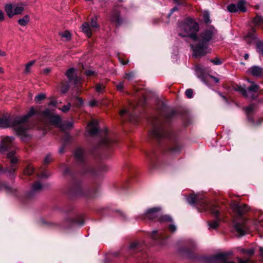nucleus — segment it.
<instances>
[{
  "mask_svg": "<svg viewBox=\"0 0 263 263\" xmlns=\"http://www.w3.org/2000/svg\"><path fill=\"white\" fill-rule=\"evenodd\" d=\"M158 221L160 223H165V222H173V218L169 215L167 214H160L159 217L158 219Z\"/></svg>",
  "mask_w": 263,
  "mask_h": 263,
  "instance_id": "c85d7f7f",
  "label": "nucleus"
},
{
  "mask_svg": "<svg viewBox=\"0 0 263 263\" xmlns=\"http://www.w3.org/2000/svg\"><path fill=\"white\" fill-rule=\"evenodd\" d=\"M85 73L87 77L97 76V73L95 71L89 69L85 70Z\"/></svg>",
  "mask_w": 263,
  "mask_h": 263,
  "instance_id": "4d7b16f0",
  "label": "nucleus"
},
{
  "mask_svg": "<svg viewBox=\"0 0 263 263\" xmlns=\"http://www.w3.org/2000/svg\"><path fill=\"white\" fill-rule=\"evenodd\" d=\"M30 17L29 15H25L23 17L17 21L18 24L21 26H25L30 21Z\"/></svg>",
  "mask_w": 263,
  "mask_h": 263,
  "instance_id": "f704fd0d",
  "label": "nucleus"
},
{
  "mask_svg": "<svg viewBox=\"0 0 263 263\" xmlns=\"http://www.w3.org/2000/svg\"><path fill=\"white\" fill-rule=\"evenodd\" d=\"M40 112L33 106L30 108L26 115L13 118L11 116H3L0 118V127L6 128L11 127L15 130L16 134L21 137L22 141H25L30 138L27 134L28 128L26 123L29 119L35 115H39Z\"/></svg>",
  "mask_w": 263,
  "mask_h": 263,
  "instance_id": "7ed1b4c3",
  "label": "nucleus"
},
{
  "mask_svg": "<svg viewBox=\"0 0 263 263\" xmlns=\"http://www.w3.org/2000/svg\"><path fill=\"white\" fill-rule=\"evenodd\" d=\"M210 61L215 65H220L223 62V61L222 60L218 58V57H216L214 59H211Z\"/></svg>",
  "mask_w": 263,
  "mask_h": 263,
  "instance_id": "8fccbe9b",
  "label": "nucleus"
},
{
  "mask_svg": "<svg viewBox=\"0 0 263 263\" xmlns=\"http://www.w3.org/2000/svg\"><path fill=\"white\" fill-rule=\"evenodd\" d=\"M181 28L184 31L185 34L179 33V35L182 37L189 36L190 38L191 34L197 33L199 29L198 24L191 18H186L182 23Z\"/></svg>",
  "mask_w": 263,
  "mask_h": 263,
  "instance_id": "9b49d317",
  "label": "nucleus"
},
{
  "mask_svg": "<svg viewBox=\"0 0 263 263\" xmlns=\"http://www.w3.org/2000/svg\"><path fill=\"white\" fill-rule=\"evenodd\" d=\"M71 107V104L70 103H68L67 105H64L63 106L61 110L64 112H68Z\"/></svg>",
  "mask_w": 263,
  "mask_h": 263,
  "instance_id": "680f3d73",
  "label": "nucleus"
},
{
  "mask_svg": "<svg viewBox=\"0 0 263 263\" xmlns=\"http://www.w3.org/2000/svg\"><path fill=\"white\" fill-rule=\"evenodd\" d=\"M161 210L160 207H154L148 209L145 213L141 216V219H148L152 221H158L160 216V212Z\"/></svg>",
  "mask_w": 263,
  "mask_h": 263,
  "instance_id": "a211bd4d",
  "label": "nucleus"
},
{
  "mask_svg": "<svg viewBox=\"0 0 263 263\" xmlns=\"http://www.w3.org/2000/svg\"><path fill=\"white\" fill-rule=\"evenodd\" d=\"M15 154V151L14 150H12L7 153V157L9 160L11 165L9 167L4 168L3 166L0 165V173L7 172L11 176L13 175L16 170L15 165L18 161L17 159L14 156ZM3 190H5L7 194L9 195L14 196L18 198H20L19 192L16 189L10 186L7 182H3L0 180V191Z\"/></svg>",
  "mask_w": 263,
  "mask_h": 263,
  "instance_id": "423d86ee",
  "label": "nucleus"
},
{
  "mask_svg": "<svg viewBox=\"0 0 263 263\" xmlns=\"http://www.w3.org/2000/svg\"><path fill=\"white\" fill-rule=\"evenodd\" d=\"M14 140V138L13 137H6L3 139L1 145L2 150L4 151H8Z\"/></svg>",
  "mask_w": 263,
  "mask_h": 263,
  "instance_id": "a878e982",
  "label": "nucleus"
},
{
  "mask_svg": "<svg viewBox=\"0 0 263 263\" xmlns=\"http://www.w3.org/2000/svg\"><path fill=\"white\" fill-rule=\"evenodd\" d=\"M178 10V8L177 6H175L173 8H172L171 10H170V12L168 13V14H167V17H170L172 14L175 12V11H176Z\"/></svg>",
  "mask_w": 263,
  "mask_h": 263,
  "instance_id": "338daca9",
  "label": "nucleus"
},
{
  "mask_svg": "<svg viewBox=\"0 0 263 263\" xmlns=\"http://www.w3.org/2000/svg\"><path fill=\"white\" fill-rule=\"evenodd\" d=\"M25 5L23 3L18 4H6L4 6L5 11L9 18L14 15L21 14L24 10Z\"/></svg>",
  "mask_w": 263,
  "mask_h": 263,
  "instance_id": "ddd939ff",
  "label": "nucleus"
},
{
  "mask_svg": "<svg viewBox=\"0 0 263 263\" xmlns=\"http://www.w3.org/2000/svg\"><path fill=\"white\" fill-rule=\"evenodd\" d=\"M195 243L191 241L187 246L180 249V251L185 254L188 258L197 263H235L233 261H229L227 257L230 255V253H219L210 256L200 255L194 252Z\"/></svg>",
  "mask_w": 263,
  "mask_h": 263,
  "instance_id": "20e7f679",
  "label": "nucleus"
},
{
  "mask_svg": "<svg viewBox=\"0 0 263 263\" xmlns=\"http://www.w3.org/2000/svg\"><path fill=\"white\" fill-rule=\"evenodd\" d=\"M145 244L144 242H132L129 247V252L132 255L134 253H137L138 252V255L136 257L138 258L137 263H147V255L145 253L140 252L144 249Z\"/></svg>",
  "mask_w": 263,
  "mask_h": 263,
  "instance_id": "9d476101",
  "label": "nucleus"
},
{
  "mask_svg": "<svg viewBox=\"0 0 263 263\" xmlns=\"http://www.w3.org/2000/svg\"><path fill=\"white\" fill-rule=\"evenodd\" d=\"M255 109V104H251L246 108V112L247 114H251Z\"/></svg>",
  "mask_w": 263,
  "mask_h": 263,
  "instance_id": "603ef678",
  "label": "nucleus"
},
{
  "mask_svg": "<svg viewBox=\"0 0 263 263\" xmlns=\"http://www.w3.org/2000/svg\"><path fill=\"white\" fill-rule=\"evenodd\" d=\"M43 115L48 119L50 124L59 128L62 122V119L60 116L51 113L49 109L43 111Z\"/></svg>",
  "mask_w": 263,
  "mask_h": 263,
  "instance_id": "f3484780",
  "label": "nucleus"
},
{
  "mask_svg": "<svg viewBox=\"0 0 263 263\" xmlns=\"http://www.w3.org/2000/svg\"><path fill=\"white\" fill-rule=\"evenodd\" d=\"M118 58L119 61L122 65H125L127 64L128 61L124 60L119 53H118Z\"/></svg>",
  "mask_w": 263,
  "mask_h": 263,
  "instance_id": "bf43d9fd",
  "label": "nucleus"
},
{
  "mask_svg": "<svg viewBox=\"0 0 263 263\" xmlns=\"http://www.w3.org/2000/svg\"><path fill=\"white\" fill-rule=\"evenodd\" d=\"M238 261L239 263H252V261L249 258H246V259H242L239 258Z\"/></svg>",
  "mask_w": 263,
  "mask_h": 263,
  "instance_id": "69168bd1",
  "label": "nucleus"
},
{
  "mask_svg": "<svg viewBox=\"0 0 263 263\" xmlns=\"http://www.w3.org/2000/svg\"><path fill=\"white\" fill-rule=\"evenodd\" d=\"M208 45L200 42L195 44H192L191 48L193 50L192 56L195 59H198L205 56L210 52Z\"/></svg>",
  "mask_w": 263,
  "mask_h": 263,
  "instance_id": "4468645a",
  "label": "nucleus"
},
{
  "mask_svg": "<svg viewBox=\"0 0 263 263\" xmlns=\"http://www.w3.org/2000/svg\"><path fill=\"white\" fill-rule=\"evenodd\" d=\"M53 159L52 158V155L50 153L48 154L44 160L43 165L44 166H47L50 162H52Z\"/></svg>",
  "mask_w": 263,
  "mask_h": 263,
  "instance_id": "79ce46f5",
  "label": "nucleus"
},
{
  "mask_svg": "<svg viewBox=\"0 0 263 263\" xmlns=\"http://www.w3.org/2000/svg\"><path fill=\"white\" fill-rule=\"evenodd\" d=\"M46 98V95L44 93H39L35 97L34 100L36 103H40L41 101Z\"/></svg>",
  "mask_w": 263,
  "mask_h": 263,
  "instance_id": "a18cd8bd",
  "label": "nucleus"
},
{
  "mask_svg": "<svg viewBox=\"0 0 263 263\" xmlns=\"http://www.w3.org/2000/svg\"><path fill=\"white\" fill-rule=\"evenodd\" d=\"M203 18L205 24H209L211 23V21L210 18V14L208 12L205 11L203 13Z\"/></svg>",
  "mask_w": 263,
  "mask_h": 263,
  "instance_id": "49530a36",
  "label": "nucleus"
},
{
  "mask_svg": "<svg viewBox=\"0 0 263 263\" xmlns=\"http://www.w3.org/2000/svg\"><path fill=\"white\" fill-rule=\"evenodd\" d=\"M89 105L92 107H96L99 105V102L97 100L93 99L89 101Z\"/></svg>",
  "mask_w": 263,
  "mask_h": 263,
  "instance_id": "0e129e2a",
  "label": "nucleus"
},
{
  "mask_svg": "<svg viewBox=\"0 0 263 263\" xmlns=\"http://www.w3.org/2000/svg\"><path fill=\"white\" fill-rule=\"evenodd\" d=\"M227 9L229 12L232 13H235L237 12V5L234 4H231L228 6Z\"/></svg>",
  "mask_w": 263,
  "mask_h": 263,
  "instance_id": "37998d69",
  "label": "nucleus"
},
{
  "mask_svg": "<svg viewBox=\"0 0 263 263\" xmlns=\"http://www.w3.org/2000/svg\"><path fill=\"white\" fill-rule=\"evenodd\" d=\"M42 224L49 227L59 228L60 229H68L74 226H83L84 224V217L81 215H77L74 218L67 217L61 223H52L42 219Z\"/></svg>",
  "mask_w": 263,
  "mask_h": 263,
  "instance_id": "6e6552de",
  "label": "nucleus"
},
{
  "mask_svg": "<svg viewBox=\"0 0 263 263\" xmlns=\"http://www.w3.org/2000/svg\"><path fill=\"white\" fill-rule=\"evenodd\" d=\"M84 154V149L81 147L76 148L74 153L79 171H76L69 166H66L63 170V175L68 181L65 193L70 199L79 197L87 199L96 198L99 193L100 182L95 181L90 186L84 187L82 176L87 175L100 179L103 174L108 170V167L102 163L93 165L85 158Z\"/></svg>",
  "mask_w": 263,
  "mask_h": 263,
  "instance_id": "f03ea898",
  "label": "nucleus"
},
{
  "mask_svg": "<svg viewBox=\"0 0 263 263\" xmlns=\"http://www.w3.org/2000/svg\"><path fill=\"white\" fill-rule=\"evenodd\" d=\"M248 71L254 77H261L263 74V68L258 66H253Z\"/></svg>",
  "mask_w": 263,
  "mask_h": 263,
  "instance_id": "bb28decb",
  "label": "nucleus"
},
{
  "mask_svg": "<svg viewBox=\"0 0 263 263\" xmlns=\"http://www.w3.org/2000/svg\"><path fill=\"white\" fill-rule=\"evenodd\" d=\"M60 35L66 39V41H69L71 39V33L67 30L61 32Z\"/></svg>",
  "mask_w": 263,
  "mask_h": 263,
  "instance_id": "de8ad7c7",
  "label": "nucleus"
},
{
  "mask_svg": "<svg viewBox=\"0 0 263 263\" xmlns=\"http://www.w3.org/2000/svg\"><path fill=\"white\" fill-rule=\"evenodd\" d=\"M120 187L122 190H126L129 187V183L128 181L125 182L124 183L120 185Z\"/></svg>",
  "mask_w": 263,
  "mask_h": 263,
  "instance_id": "e2e57ef3",
  "label": "nucleus"
},
{
  "mask_svg": "<svg viewBox=\"0 0 263 263\" xmlns=\"http://www.w3.org/2000/svg\"><path fill=\"white\" fill-rule=\"evenodd\" d=\"M245 40L248 45H251L255 41H258L255 34V29L253 28L250 31L248 32L245 36Z\"/></svg>",
  "mask_w": 263,
  "mask_h": 263,
  "instance_id": "b1692460",
  "label": "nucleus"
},
{
  "mask_svg": "<svg viewBox=\"0 0 263 263\" xmlns=\"http://www.w3.org/2000/svg\"><path fill=\"white\" fill-rule=\"evenodd\" d=\"M70 82L63 81L61 83V91L62 93H66L69 89Z\"/></svg>",
  "mask_w": 263,
  "mask_h": 263,
  "instance_id": "72a5a7b5",
  "label": "nucleus"
},
{
  "mask_svg": "<svg viewBox=\"0 0 263 263\" xmlns=\"http://www.w3.org/2000/svg\"><path fill=\"white\" fill-rule=\"evenodd\" d=\"M43 188V185L40 182L35 181L32 185L31 190L24 194L23 197L21 199V201L25 203L33 199L36 194L41 192Z\"/></svg>",
  "mask_w": 263,
  "mask_h": 263,
  "instance_id": "2eb2a0df",
  "label": "nucleus"
},
{
  "mask_svg": "<svg viewBox=\"0 0 263 263\" xmlns=\"http://www.w3.org/2000/svg\"><path fill=\"white\" fill-rule=\"evenodd\" d=\"M187 202L191 205H196L199 202L198 197L195 194H190L186 198Z\"/></svg>",
  "mask_w": 263,
  "mask_h": 263,
  "instance_id": "2f4dec72",
  "label": "nucleus"
},
{
  "mask_svg": "<svg viewBox=\"0 0 263 263\" xmlns=\"http://www.w3.org/2000/svg\"><path fill=\"white\" fill-rule=\"evenodd\" d=\"M89 129V133L90 136H97L99 133V128L98 127V123L96 121H92L88 124Z\"/></svg>",
  "mask_w": 263,
  "mask_h": 263,
  "instance_id": "393cba45",
  "label": "nucleus"
},
{
  "mask_svg": "<svg viewBox=\"0 0 263 263\" xmlns=\"http://www.w3.org/2000/svg\"><path fill=\"white\" fill-rule=\"evenodd\" d=\"M73 211V208L71 205H68L66 207L61 209V212L66 215L70 214Z\"/></svg>",
  "mask_w": 263,
  "mask_h": 263,
  "instance_id": "09e8293b",
  "label": "nucleus"
},
{
  "mask_svg": "<svg viewBox=\"0 0 263 263\" xmlns=\"http://www.w3.org/2000/svg\"><path fill=\"white\" fill-rule=\"evenodd\" d=\"M151 238L160 245L165 243L166 240L169 237L166 230L161 231L154 230L149 233Z\"/></svg>",
  "mask_w": 263,
  "mask_h": 263,
  "instance_id": "dca6fc26",
  "label": "nucleus"
},
{
  "mask_svg": "<svg viewBox=\"0 0 263 263\" xmlns=\"http://www.w3.org/2000/svg\"><path fill=\"white\" fill-rule=\"evenodd\" d=\"M217 32V30L211 25L202 30L198 34L195 33L191 34V39L209 46L215 41V36Z\"/></svg>",
  "mask_w": 263,
  "mask_h": 263,
  "instance_id": "1a4fd4ad",
  "label": "nucleus"
},
{
  "mask_svg": "<svg viewBox=\"0 0 263 263\" xmlns=\"http://www.w3.org/2000/svg\"><path fill=\"white\" fill-rule=\"evenodd\" d=\"M37 176L40 178H47L49 176V174L47 171L43 168L40 173L37 174Z\"/></svg>",
  "mask_w": 263,
  "mask_h": 263,
  "instance_id": "c03bdc74",
  "label": "nucleus"
},
{
  "mask_svg": "<svg viewBox=\"0 0 263 263\" xmlns=\"http://www.w3.org/2000/svg\"><path fill=\"white\" fill-rule=\"evenodd\" d=\"M117 143L115 139L110 138L108 136V130L104 131V136L102 137L98 143L94 145L91 149V154L95 157L103 159L109 157L111 151Z\"/></svg>",
  "mask_w": 263,
  "mask_h": 263,
  "instance_id": "39448f33",
  "label": "nucleus"
},
{
  "mask_svg": "<svg viewBox=\"0 0 263 263\" xmlns=\"http://www.w3.org/2000/svg\"><path fill=\"white\" fill-rule=\"evenodd\" d=\"M97 18L94 16L91 18L90 24L89 25L87 22H84L82 25L81 28L82 31L87 35L88 38L92 36L91 28H98L99 27V25L97 22Z\"/></svg>",
  "mask_w": 263,
  "mask_h": 263,
  "instance_id": "6ab92c4d",
  "label": "nucleus"
},
{
  "mask_svg": "<svg viewBox=\"0 0 263 263\" xmlns=\"http://www.w3.org/2000/svg\"><path fill=\"white\" fill-rule=\"evenodd\" d=\"M105 86L101 83L96 84L95 90L98 93H103L105 91Z\"/></svg>",
  "mask_w": 263,
  "mask_h": 263,
  "instance_id": "e433bc0d",
  "label": "nucleus"
},
{
  "mask_svg": "<svg viewBox=\"0 0 263 263\" xmlns=\"http://www.w3.org/2000/svg\"><path fill=\"white\" fill-rule=\"evenodd\" d=\"M5 20V15L4 12L0 9V23L3 22Z\"/></svg>",
  "mask_w": 263,
  "mask_h": 263,
  "instance_id": "774afa93",
  "label": "nucleus"
},
{
  "mask_svg": "<svg viewBox=\"0 0 263 263\" xmlns=\"http://www.w3.org/2000/svg\"><path fill=\"white\" fill-rule=\"evenodd\" d=\"M124 81H122L116 85L117 89L119 91H122L123 90L124 85Z\"/></svg>",
  "mask_w": 263,
  "mask_h": 263,
  "instance_id": "13d9d810",
  "label": "nucleus"
},
{
  "mask_svg": "<svg viewBox=\"0 0 263 263\" xmlns=\"http://www.w3.org/2000/svg\"><path fill=\"white\" fill-rule=\"evenodd\" d=\"M234 229L239 237L244 236L248 231V228L245 220L242 222H235Z\"/></svg>",
  "mask_w": 263,
  "mask_h": 263,
  "instance_id": "412c9836",
  "label": "nucleus"
},
{
  "mask_svg": "<svg viewBox=\"0 0 263 263\" xmlns=\"http://www.w3.org/2000/svg\"><path fill=\"white\" fill-rule=\"evenodd\" d=\"M34 63L35 61H31L26 65L25 69V73H28L30 72V67L34 64Z\"/></svg>",
  "mask_w": 263,
  "mask_h": 263,
  "instance_id": "864d4df0",
  "label": "nucleus"
},
{
  "mask_svg": "<svg viewBox=\"0 0 263 263\" xmlns=\"http://www.w3.org/2000/svg\"><path fill=\"white\" fill-rule=\"evenodd\" d=\"M246 1H238V3L237 5V11H240L241 12H245L246 11L247 9L245 7Z\"/></svg>",
  "mask_w": 263,
  "mask_h": 263,
  "instance_id": "a19ab883",
  "label": "nucleus"
},
{
  "mask_svg": "<svg viewBox=\"0 0 263 263\" xmlns=\"http://www.w3.org/2000/svg\"><path fill=\"white\" fill-rule=\"evenodd\" d=\"M35 173V168L31 164H28L25 168L23 175L27 177H31Z\"/></svg>",
  "mask_w": 263,
  "mask_h": 263,
  "instance_id": "cd10ccee",
  "label": "nucleus"
},
{
  "mask_svg": "<svg viewBox=\"0 0 263 263\" xmlns=\"http://www.w3.org/2000/svg\"><path fill=\"white\" fill-rule=\"evenodd\" d=\"M75 71V68L73 67L70 68L66 71V76H67L69 82H73V83L75 85H77L79 83L80 80V78L77 74H74Z\"/></svg>",
  "mask_w": 263,
  "mask_h": 263,
  "instance_id": "5701e85b",
  "label": "nucleus"
},
{
  "mask_svg": "<svg viewBox=\"0 0 263 263\" xmlns=\"http://www.w3.org/2000/svg\"><path fill=\"white\" fill-rule=\"evenodd\" d=\"M74 104L77 107L82 106L84 103V101L82 98L78 96L73 97Z\"/></svg>",
  "mask_w": 263,
  "mask_h": 263,
  "instance_id": "ea45409f",
  "label": "nucleus"
},
{
  "mask_svg": "<svg viewBox=\"0 0 263 263\" xmlns=\"http://www.w3.org/2000/svg\"><path fill=\"white\" fill-rule=\"evenodd\" d=\"M178 114L177 110L171 109L164 112L161 120L155 116L153 117L152 128L149 132L153 147L145 153L151 169L159 167L161 154L174 155L181 152L183 145L176 133L171 128L173 120Z\"/></svg>",
  "mask_w": 263,
  "mask_h": 263,
  "instance_id": "f257e3e1",
  "label": "nucleus"
},
{
  "mask_svg": "<svg viewBox=\"0 0 263 263\" xmlns=\"http://www.w3.org/2000/svg\"><path fill=\"white\" fill-rule=\"evenodd\" d=\"M247 119L248 121L251 123L253 125H255L256 124L253 116L251 114H247Z\"/></svg>",
  "mask_w": 263,
  "mask_h": 263,
  "instance_id": "052dcab7",
  "label": "nucleus"
},
{
  "mask_svg": "<svg viewBox=\"0 0 263 263\" xmlns=\"http://www.w3.org/2000/svg\"><path fill=\"white\" fill-rule=\"evenodd\" d=\"M256 51L263 56V41L258 40L255 42Z\"/></svg>",
  "mask_w": 263,
  "mask_h": 263,
  "instance_id": "4c0bfd02",
  "label": "nucleus"
},
{
  "mask_svg": "<svg viewBox=\"0 0 263 263\" xmlns=\"http://www.w3.org/2000/svg\"><path fill=\"white\" fill-rule=\"evenodd\" d=\"M108 17L109 21L116 28H119L121 26L127 23L126 18L121 16L118 6H115L114 7L112 11L109 14Z\"/></svg>",
  "mask_w": 263,
  "mask_h": 263,
  "instance_id": "f8f14e48",
  "label": "nucleus"
},
{
  "mask_svg": "<svg viewBox=\"0 0 263 263\" xmlns=\"http://www.w3.org/2000/svg\"><path fill=\"white\" fill-rule=\"evenodd\" d=\"M259 86L258 85L255 84L254 82L252 83L251 86L248 88V93H251L252 92H257L259 90Z\"/></svg>",
  "mask_w": 263,
  "mask_h": 263,
  "instance_id": "58836bf2",
  "label": "nucleus"
},
{
  "mask_svg": "<svg viewBox=\"0 0 263 263\" xmlns=\"http://www.w3.org/2000/svg\"><path fill=\"white\" fill-rule=\"evenodd\" d=\"M185 95L189 99H191L193 97V90L192 89H187L185 91Z\"/></svg>",
  "mask_w": 263,
  "mask_h": 263,
  "instance_id": "5fc2aeb1",
  "label": "nucleus"
},
{
  "mask_svg": "<svg viewBox=\"0 0 263 263\" xmlns=\"http://www.w3.org/2000/svg\"><path fill=\"white\" fill-rule=\"evenodd\" d=\"M201 211H209L211 215L214 216L215 219L211 222H208L209 228L213 229H217L219 226V222L222 220L221 213L222 211V208L217 202H209L203 200L201 203Z\"/></svg>",
  "mask_w": 263,
  "mask_h": 263,
  "instance_id": "0eeeda50",
  "label": "nucleus"
},
{
  "mask_svg": "<svg viewBox=\"0 0 263 263\" xmlns=\"http://www.w3.org/2000/svg\"><path fill=\"white\" fill-rule=\"evenodd\" d=\"M71 137L68 133H66L63 137V144L66 145L70 142Z\"/></svg>",
  "mask_w": 263,
  "mask_h": 263,
  "instance_id": "3c124183",
  "label": "nucleus"
},
{
  "mask_svg": "<svg viewBox=\"0 0 263 263\" xmlns=\"http://www.w3.org/2000/svg\"><path fill=\"white\" fill-rule=\"evenodd\" d=\"M239 251L241 254L246 255L247 256L249 257V258L250 257H251L252 256H253L255 253V249L253 248L248 249L240 248Z\"/></svg>",
  "mask_w": 263,
  "mask_h": 263,
  "instance_id": "7c9ffc66",
  "label": "nucleus"
},
{
  "mask_svg": "<svg viewBox=\"0 0 263 263\" xmlns=\"http://www.w3.org/2000/svg\"><path fill=\"white\" fill-rule=\"evenodd\" d=\"M234 89L240 92L246 98H248L249 97V94L248 93L247 90L241 86L236 85V86H234Z\"/></svg>",
  "mask_w": 263,
  "mask_h": 263,
  "instance_id": "473e14b6",
  "label": "nucleus"
},
{
  "mask_svg": "<svg viewBox=\"0 0 263 263\" xmlns=\"http://www.w3.org/2000/svg\"><path fill=\"white\" fill-rule=\"evenodd\" d=\"M168 230L172 233H175L177 230V227L174 223H171L168 226Z\"/></svg>",
  "mask_w": 263,
  "mask_h": 263,
  "instance_id": "6e6d98bb",
  "label": "nucleus"
},
{
  "mask_svg": "<svg viewBox=\"0 0 263 263\" xmlns=\"http://www.w3.org/2000/svg\"><path fill=\"white\" fill-rule=\"evenodd\" d=\"M195 72L197 77L201 80L206 85H208V82L207 78L209 77L206 72L204 67L197 65L195 67Z\"/></svg>",
  "mask_w": 263,
  "mask_h": 263,
  "instance_id": "4be33fe9",
  "label": "nucleus"
},
{
  "mask_svg": "<svg viewBox=\"0 0 263 263\" xmlns=\"http://www.w3.org/2000/svg\"><path fill=\"white\" fill-rule=\"evenodd\" d=\"M253 23L256 26H263V16L257 14L253 20Z\"/></svg>",
  "mask_w": 263,
  "mask_h": 263,
  "instance_id": "c9c22d12",
  "label": "nucleus"
},
{
  "mask_svg": "<svg viewBox=\"0 0 263 263\" xmlns=\"http://www.w3.org/2000/svg\"><path fill=\"white\" fill-rule=\"evenodd\" d=\"M73 126V122H69V121H65L64 122H61L60 127L59 128L61 130L65 132L67 130H70L71 129Z\"/></svg>",
  "mask_w": 263,
  "mask_h": 263,
  "instance_id": "c756f323",
  "label": "nucleus"
},
{
  "mask_svg": "<svg viewBox=\"0 0 263 263\" xmlns=\"http://www.w3.org/2000/svg\"><path fill=\"white\" fill-rule=\"evenodd\" d=\"M231 208L234 212L239 217H242L248 211L249 208L246 204H240L236 201L232 203Z\"/></svg>",
  "mask_w": 263,
  "mask_h": 263,
  "instance_id": "aec40b11",
  "label": "nucleus"
}]
</instances>
